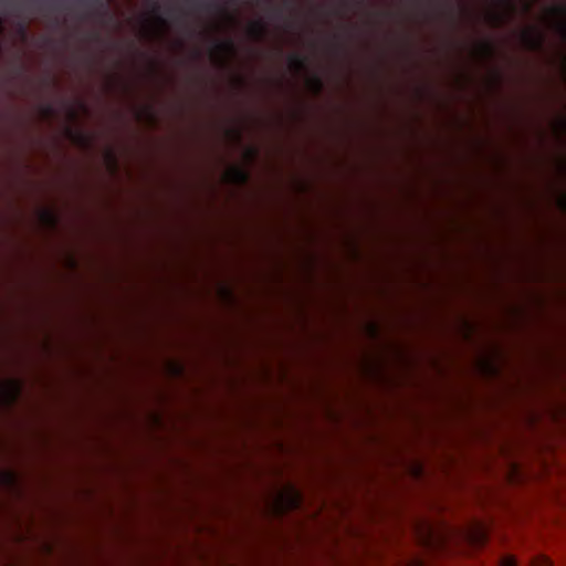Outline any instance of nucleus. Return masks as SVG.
<instances>
[{
    "instance_id": "f257e3e1",
    "label": "nucleus",
    "mask_w": 566,
    "mask_h": 566,
    "mask_svg": "<svg viewBox=\"0 0 566 566\" xmlns=\"http://www.w3.org/2000/svg\"><path fill=\"white\" fill-rule=\"evenodd\" d=\"M521 38L525 46L531 51L541 50L544 42L543 34L535 29H527L521 33Z\"/></svg>"
},
{
    "instance_id": "f03ea898",
    "label": "nucleus",
    "mask_w": 566,
    "mask_h": 566,
    "mask_svg": "<svg viewBox=\"0 0 566 566\" xmlns=\"http://www.w3.org/2000/svg\"><path fill=\"white\" fill-rule=\"evenodd\" d=\"M20 384L18 380L11 379L0 386V396L7 402H13L20 394Z\"/></svg>"
},
{
    "instance_id": "7ed1b4c3",
    "label": "nucleus",
    "mask_w": 566,
    "mask_h": 566,
    "mask_svg": "<svg viewBox=\"0 0 566 566\" xmlns=\"http://www.w3.org/2000/svg\"><path fill=\"white\" fill-rule=\"evenodd\" d=\"M228 177L234 184H245L249 179L247 170L240 166H232L228 171Z\"/></svg>"
},
{
    "instance_id": "20e7f679",
    "label": "nucleus",
    "mask_w": 566,
    "mask_h": 566,
    "mask_svg": "<svg viewBox=\"0 0 566 566\" xmlns=\"http://www.w3.org/2000/svg\"><path fill=\"white\" fill-rule=\"evenodd\" d=\"M249 33L255 38V39H260L264 35L265 33V25L260 22V21H256V22H253L250 28H249Z\"/></svg>"
},
{
    "instance_id": "39448f33",
    "label": "nucleus",
    "mask_w": 566,
    "mask_h": 566,
    "mask_svg": "<svg viewBox=\"0 0 566 566\" xmlns=\"http://www.w3.org/2000/svg\"><path fill=\"white\" fill-rule=\"evenodd\" d=\"M290 64L294 70H303L305 67L306 61L305 59L300 54H292L290 56Z\"/></svg>"
},
{
    "instance_id": "423d86ee",
    "label": "nucleus",
    "mask_w": 566,
    "mask_h": 566,
    "mask_svg": "<svg viewBox=\"0 0 566 566\" xmlns=\"http://www.w3.org/2000/svg\"><path fill=\"white\" fill-rule=\"evenodd\" d=\"M551 12L555 15H559L566 19V4L558 3L551 8Z\"/></svg>"
},
{
    "instance_id": "0eeeda50",
    "label": "nucleus",
    "mask_w": 566,
    "mask_h": 566,
    "mask_svg": "<svg viewBox=\"0 0 566 566\" xmlns=\"http://www.w3.org/2000/svg\"><path fill=\"white\" fill-rule=\"evenodd\" d=\"M41 217H42V219H43L45 222H48V223H49V224H51V226H54V224H55V222H56V218H55V216L53 214V212H52V211H50V210H48V209H45V210H43V211L41 212Z\"/></svg>"
},
{
    "instance_id": "6e6552de",
    "label": "nucleus",
    "mask_w": 566,
    "mask_h": 566,
    "mask_svg": "<svg viewBox=\"0 0 566 566\" xmlns=\"http://www.w3.org/2000/svg\"><path fill=\"white\" fill-rule=\"evenodd\" d=\"M291 499H290V506L297 507L301 503V495L297 491L292 490L291 491Z\"/></svg>"
},
{
    "instance_id": "1a4fd4ad",
    "label": "nucleus",
    "mask_w": 566,
    "mask_h": 566,
    "mask_svg": "<svg viewBox=\"0 0 566 566\" xmlns=\"http://www.w3.org/2000/svg\"><path fill=\"white\" fill-rule=\"evenodd\" d=\"M499 566H516V559L513 556L501 558Z\"/></svg>"
},
{
    "instance_id": "9d476101",
    "label": "nucleus",
    "mask_w": 566,
    "mask_h": 566,
    "mask_svg": "<svg viewBox=\"0 0 566 566\" xmlns=\"http://www.w3.org/2000/svg\"><path fill=\"white\" fill-rule=\"evenodd\" d=\"M219 48L221 50L231 51V50H233V43H232V41H227V42H223V43H219Z\"/></svg>"
},
{
    "instance_id": "9b49d317",
    "label": "nucleus",
    "mask_w": 566,
    "mask_h": 566,
    "mask_svg": "<svg viewBox=\"0 0 566 566\" xmlns=\"http://www.w3.org/2000/svg\"><path fill=\"white\" fill-rule=\"evenodd\" d=\"M53 113H54V108H53L52 105L46 104V105L43 106V114L45 116H51V115H53Z\"/></svg>"
},
{
    "instance_id": "f8f14e48",
    "label": "nucleus",
    "mask_w": 566,
    "mask_h": 566,
    "mask_svg": "<svg viewBox=\"0 0 566 566\" xmlns=\"http://www.w3.org/2000/svg\"><path fill=\"white\" fill-rule=\"evenodd\" d=\"M4 480H7L8 483H13L14 481V474L12 472H6L3 473Z\"/></svg>"
},
{
    "instance_id": "ddd939ff",
    "label": "nucleus",
    "mask_w": 566,
    "mask_h": 566,
    "mask_svg": "<svg viewBox=\"0 0 566 566\" xmlns=\"http://www.w3.org/2000/svg\"><path fill=\"white\" fill-rule=\"evenodd\" d=\"M75 138L80 142V143H85L86 142V137L84 134L82 133H78V134H75Z\"/></svg>"
},
{
    "instance_id": "4468645a",
    "label": "nucleus",
    "mask_w": 566,
    "mask_h": 566,
    "mask_svg": "<svg viewBox=\"0 0 566 566\" xmlns=\"http://www.w3.org/2000/svg\"><path fill=\"white\" fill-rule=\"evenodd\" d=\"M314 84H315L317 91H319L323 86V83H322L321 78H318V77L314 78Z\"/></svg>"
},
{
    "instance_id": "2eb2a0df",
    "label": "nucleus",
    "mask_w": 566,
    "mask_h": 566,
    "mask_svg": "<svg viewBox=\"0 0 566 566\" xmlns=\"http://www.w3.org/2000/svg\"><path fill=\"white\" fill-rule=\"evenodd\" d=\"M483 49H484V52H485L486 54H491V53H492V46H491V44H490V43H485V44H483Z\"/></svg>"
},
{
    "instance_id": "dca6fc26",
    "label": "nucleus",
    "mask_w": 566,
    "mask_h": 566,
    "mask_svg": "<svg viewBox=\"0 0 566 566\" xmlns=\"http://www.w3.org/2000/svg\"><path fill=\"white\" fill-rule=\"evenodd\" d=\"M560 206L563 207L564 210H566V195L563 196V198L560 199Z\"/></svg>"
},
{
    "instance_id": "f3484780",
    "label": "nucleus",
    "mask_w": 566,
    "mask_h": 566,
    "mask_svg": "<svg viewBox=\"0 0 566 566\" xmlns=\"http://www.w3.org/2000/svg\"><path fill=\"white\" fill-rule=\"evenodd\" d=\"M559 126H560V129L565 130L566 129V120L562 118L559 120Z\"/></svg>"
},
{
    "instance_id": "a211bd4d",
    "label": "nucleus",
    "mask_w": 566,
    "mask_h": 566,
    "mask_svg": "<svg viewBox=\"0 0 566 566\" xmlns=\"http://www.w3.org/2000/svg\"><path fill=\"white\" fill-rule=\"evenodd\" d=\"M254 155H255V149H253V148L248 149V156L250 158L253 157Z\"/></svg>"
},
{
    "instance_id": "6ab92c4d",
    "label": "nucleus",
    "mask_w": 566,
    "mask_h": 566,
    "mask_svg": "<svg viewBox=\"0 0 566 566\" xmlns=\"http://www.w3.org/2000/svg\"><path fill=\"white\" fill-rule=\"evenodd\" d=\"M237 139H240V134L238 132H231Z\"/></svg>"
},
{
    "instance_id": "aec40b11",
    "label": "nucleus",
    "mask_w": 566,
    "mask_h": 566,
    "mask_svg": "<svg viewBox=\"0 0 566 566\" xmlns=\"http://www.w3.org/2000/svg\"><path fill=\"white\" fill-rule=\"evenodd\" d=\"M560 28H562L563 33H565L566 32V27L562 25Z\"/></svg>"
}]
</instances>
